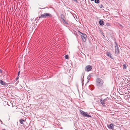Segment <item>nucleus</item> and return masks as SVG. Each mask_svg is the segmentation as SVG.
Returning <instances> with one entry per match:
<instances>
[{
    "instance_id": "f257e3e1",
    "label": "nucleus",
    "mask_w": 130,
    "mask_h": 130,
    "mask_svg": "<svg viewBox=\"0 0 130 130\" xmlns=\"http://www.w3.org/2000/svg\"><path fill=\"white\" fill-rule=\"evenodd\" d=\"M104 82L103 80L100 78H97L96 81V85L99 87H101L103 85Z\"/></svg>"
},
{
    "instance_id": "f03ea898",
    "label": "nucleus",
    "mask_w": 130,
    "mask_h": 130,
    "mask_svg": "<svg viewBox=\"0 0 130 130\" xmlns=\"http://www.w3.org/2000/svg\"><path fill=\"white\" fill-rule=\"evenodd\" d=\"M52 17V15L49 13H44L41 15L39 19L46 18H51Z\"/></svg>"
},
{
    "instance_id": "7ed1b4c3",
    "label": "nucleus",
    "mask_w": 130,
    "mask_h": 130,
    "mask_svg": "<svg viewBox=\"0 0 130 130\" xmlns=\"http://www.w3.org/2000/svg\"><path fill=\"white\" fill-rule=\"evenodd\" d=\"M80 114L82 115L83 117L88 118L91 117V116L89 115L88 113L87 112H84L82 110H80Z\"/></svg>"
},
{
    "instance_id": "20e7f679",
    "label": "nucleus",
    "mask_w": 130,
    "mask_h": 130,
    "mask_svg": "<svg viewBox=\"0 0 130 130\" xmlns=\"http://www.w3.org/2000/svg\"><path fill=\"white\" fill-rule=\"evenodd\" d=\"M107 99L108 98H107L104 100H103L102 99H100V100L101 104H102V106L104 107L106 106V105H105L106 104L105 103L107 100Z\"/></svg>"
},
{
    "instance_id": "39448f33",
    "label": "nucleus",
    "mask_w": 130,
    "mask_h": 130,
    "mask_svg": "<svg viewBox=\"0 0 130 130\" xmlns=\"http://www.w3.org/2000/svg\"><path fill=\"white\" fill-rule=\"evenodd\" d=\"M115 43L116 44V46L115 47V53L117 55L119 53V48L118 46V45L117 43L116 42H115Z\"/></svg>"
},
{
    "instance_id": "423d86ee",
    "label": "nucleus",
    "mask_w": 130,
    "mask_h": 130,
    "mask_svg": "<svg viewBox=\"0 0 130 130\" xmlns=\"http://www.w3.org/2000/svg\"><path fill=\"white\" fill-rule=\"evenodd\" d=\"M92 68V66L88 65L86 66L85 68V71L87 72L90 71Z\"/></svg>"
},
{
    "instance_id": "0eeeda50",
    "label": "nucleus",
    "mask_w": 130,
    "mask_h": 130,
    "mask_svg": "<svg viewBox=\"0 0 130 130\" xmlns=\"http://www.w3.org/2000/svg\"><path fill=\"white\" fill-rule=\"evenodd\" d=\"M79 32L81 34L83 35L81 36L82 40L83 41L85 42L86 41V38L87 37L86 35L85 34L82 33L80 31Z\"/></svg>"
},
{
    "instance_id": "6e6552de",
    "label": "nucleus",
    "mask_w": 130,
    "mask_h": 130,
    "mask_svg": "<svg viewBox=\"0 0 130 130\" xmlns=\"http://www.w3.org/2000/svg\"><path fill=\"white\" fill-rule=\"evenodd\" d=\"M106 54L107 56L109 57L111 59H113V58L112 56V54H111V53L109 52H106Z\"/></svg>"
},
{
    "instance_id": "1a4fd4ad",
    "label": "nucleus",
    "mask_w": 130,
    "mask_h": 130,
    "mask_svg": "<svg viewBox=\"0 0 130 130\" xmlns=\"http://www.w3.org/2000/svg\"><path fill=\"white\" fill-rule=\"evenodd\" d=\"M0 83L2 85L6 86L8 85L7 84L1 80H0Z\"/></svg>"
},
{
    "instance_id": "9d476101",
    "label": "nucleus",
    "mask_w": 130,
    "mask_h": 130,
    "mask_svg": "<svg viewBox=\"0 0 130 130\" xmlns=\"http://www.w3.org/2000/svg\"><path fill=\"white\" fill-rule=\"evenodd\" d=\"M108 128L110 129H113L114 128V126L113 124L111 123L108 126Z\"/></svg>"
},
{
    "instance_id": "9b49d317",
    "label": "nucleus",
    "mask_w": 130,
    "mask_h": 130,
    "mask_svg": "<svg viewBox=\"0 0 130 130\" xmlns=\"http://www.w3.org/2000/svg\"><path fill=\"white\" fill-rule=\"evenodd\" d=\"M99 24L100 25L103 26L104 24V22L102 20H101L99 21Z\"/></svg>"
},
{
    "instance_id": "f8f14e48",
    "label": "nucleus",
    "mask_w": 130,
    "mask_h": 130,
    "mask_svg": "<svg viewBox=\"0 0 130 130\" xmlns=\"http://www.w3.org/2000/svg\"><path fill=\"white\" fill-rule=\"evenodd\" d=\"M91 76L92 75L90 74L87 77L88 81L87 82V83H88L89 82Z\"/></svg>"
},
{
    "instance_id": "ddd939ff",
    "label": "nucleus",
    "mask_w": 130,
    "mask_h": 130,
    "mask_svg": "<svg viewBox=\"0 0 130 130\" xmlns=\"http://www.w3.org/2000/svg\"><path fill=\"white\" fill-rule=\"evenodd\" d=\"M63 23L64 24H66L67 25H69V23L67 21H66L64 20H62Z\"/></svg>"
},
{
    "instance_id": "4468645a",
    "label": "nucleus",
    "mask_w": 130,
    "mask_h": 130,
    "mask_svg": "<svg viewBox=\"0 0 130 130\" xmlns=\"http://www.w3.org/2000/svg\"><path fill=\"white\" fill-rule=\"evenodd\" d=\"M60 17H61V19H62V20H64V16L63 14H61Z\"/></svg>"
},
{
    "instance_id": "2eb2a0df",
    "label": "nucleus",
    "mask_w": 130,
    "mask_h": 130,
    "mask_svg": "<svg viewBox=\"0 0 130 130\" xmlns=\"http://www.w3.org/2000/svg\"><path fill=\"white\" fill-rule=\"evenodd\" d=\"M25 121L23 119H20V123L23 124H24V123L23 122H24Z\"/></svg>"
},
{
    "instance_id": "dca6fc26",
    "label": "nucleus",
    "mask_w": 130,
    "mask_h": 130,
    "mask_svg": "<svg viewBox=\"0 0 130 130\" xmlns=\"http://www.w3.org/2000/svg\"><path fill=\"white\" fill-rule=\"evenodd\" d=\"M127 68L126 65V64H123V69H126Z\"/></svg>"
},
{
    "instance_id": "f3484780",
    "label": "nucleus",
    "mask_w": 130,
    "mask_h": 130,
    "mask_svg": "<svg viewBox=\"0 0 130 130\" xmlns=\"http://www.w3.org/2000/svg\"><path fill=\"white\" fill-rule=\"evenodd\" d=\"M99 0H95L94 2L95 3H98L99 2Z\"/></svg>"
},
{
    "instance_id": "a211bd4d",
    "label": "nucleus",
    "mask_w": 130,
    "mask_h": 130,
    "mask_svg": "<svg viewBox=\"0 0 130 130\" xmlns=\"http://www.w3.org/2000/svg\"><path fill=\"white\" fill-rule=\"evenodd\" d=\"M64 57H65V58L66 59H67L68 58L69 56H68V55H66Z\"/></svg>"
},
{
    "instance_id": "6ab92c4d",
    "label": "nucleus",
    "mask_w": 130,
    "mask_h": 130,
    "mask_svg": "<svg viewBox=\"0 0 130 130\" xmlns=\"http://www.w3.org/2000/svg\"><path fill=\"white\" fill-rule=\"evenodd\" d=\"M106 25L107 26H110V24L109 23H107L106 24Z\"/></svg>"
},
{
    "instance_id": "aec40b11",
    "label": "nucleus",
    "mask_w": 130,
    "mask_h": 130,
    "mask_svg": "<svg viewBox=\"0 0 130 130\" xmlns=\"http://www.w3.org/2000/svg\"><path fill=\"white\" fill-rule=\"evenodd\" d=\"M100 8H104V6H103V5H101L100 6Z\"/></svg>"
},
{
    "instance_id": "412c9836",
    "label": "nucleus",
    "mask_w": 130,
    "mask_h": 130,
    "mask_svg": "<svg viewBox=\"0 0 130 130\" xmlns=\"http://www.w3.org/2000/svg\"><path fill=\"white\" fill-rule=\"evenodd\" d=\"M74 2H75L76 3L77 2V0H72Z\"/></svg>"
},
{
    "instance_id": "4be33fe9",
    "label": "nucleus",
    "mask_w": 130,
    "mask_h": 130,
    "mask_svg": "<svg viewBox=\"0 0 130 130\" xmlns=\"http://www.w3.org/2000/svg\"><path fill=\"white\" fill-rule=\"evenodd\" d=\"M20 71H19L18 72V76H19V74H20Z\"/></svg>"
},
{
    "instance_id": "5701e85b",
    "label": "nucleus",
    "mask_w": 130,
    "mask_h": 130,
    "mask_svg": "<svg viewBox=\"0 0 130 130\" xmlns=\"http://www.w3.org/2000/svg\"><path fill=\"white\" fill-rule=\"evenodd\" d=\"M91 86H92V89H92V90H93V89H94V86L93 85H91Z\"/></svg>"
},
{
    "instance_id": "b1692460",
    "label": "nucleus",
    "mask_w": 130,
    "mask_h": 130,
    "mask_svg": "<svg viewBox=\"0 0 130 130\" xmlns=\"http://www.w3.org/2000/svg\"><path fill=\"white\" fill-rule=\"evenodd\" d=\"M2 70H1L0 69V72L1 73H2Z\"/></svg>"
},
{
    "instance_id": "393cba45",
    "label": "nucleus",
    "mask_w": 130,
    "mask_h": 130,
    "mask_svg": "<svg viewBox=\"0 0 130 130\" xmlns=\"http://www.w3.org/2000/svg\"><path fill=\"white\" fill-rule=\"evenodd\" d=\"M19 77H17L16 78V80H17L18 79H19Z\"/></svg>"
},
{
    "instance_id": "a878e982",
    "label": "nucleus",
    "mask_w": 130,
    "mask_h": 130,
    "mask_svg": "<svg viewBox=\"0 0 130 130\" xmlns=\"http://www.w3.org/2000/svg\"><path fill=\"white\" fill-rule=\"evenodd\" d=\"M0 121L1 122L2 124H3L1 120Z\"/></svg>"
},
{
    "instance_id": "bb28decb",
    "label": "nucleus",
    "mask_w": 130,
    "mask_h": 130,
    "mask_svg": "<svg viewBox=\"0 0 130 130\" xmlns=\"http://www.w3.org/2000/svg\"><path fill=\"white\" fill-rule=\"evenodd\" d=\"M39 9H44V8H39Z\"/></svg>"
},
{
    "instance_id": "cd10ccee",
    "label": "nucleus",
    "mask_w": 130,
    "mask_h": 130,
    "mask_svg": "<svg viewBox=\"0 0 130 130\" xmlns=\"http://www.w3.org/2000/svg\"><path fill=\"white\" fill-rule=\"evenodd\" d=\"M94 0H91V1H93Z\"/></svg>"
},
{
    "instance_id": "c85d7f7f",
    "label": "nucleus",
    "mask_w": 130,
    "mask_h": 130,
    "mask_svg": "<svg viewBox=\"0 0 130 130\" xmlns=\"http://www.w3.org/2000/svg\"><path fill=\"white\" fill-rule=\"evenodd\" d=\"M120 26H121V27H123V26H122V25H120Z\"/></svg>"
},
{
    "instance_id": "c756f323",
    "label": "nucleus",
    "mask_w": 130,
    "mask_h": 130,
    "mask_svg": "<svg viewBox=\"0 0 130 130\" xmlns=\"http://www.w3.org/2000/svg\"><path fill=\"white\" fill-rule=\"evenodd\" d=\"M2 130H6L5 129H3Z\"/></svg>"
},
{
    "instance_id": "7c9ffc66",
    "label": "nucleus",
    "mask_w": 130,
    "mask_h": 130,
    "mask_svg": "<svg viewBox=\"0 0 130 130\" xmlns=\"http://www.w3.org/2000/svg\"><path fill=\"white\" fill-rule=\"evenodd\" d=\"M82 85H83V82H82Z\"/></svg>"
}]
</instances>
